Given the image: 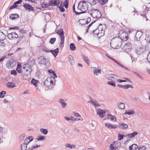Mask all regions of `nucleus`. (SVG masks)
Instances as JSON below:
<instances>
[{"label": "nucleus", "mask_w": 150, "mask_h": 150, "mask_svg": "<svg viewBox=\"0 0 150 150\" xmlns=\"http://www.w3.org/2000/svg\"><path fill=\"white\" fill-rule=\"evenodd\" d=\"M49 6H50L49 5V2L48 4L44 2H42L41 4V6L43 8H47Z\"/></svg>", "instance_id": "nucleus-40"}, {"label": "nucleus", "mask_w": 150, "mask_h": 150, "mask_svg": "<svg viewBox=\"0 0 150 150\" xmlns=\"http://www.w3.org/2000/svg\"><path fill=\"white\" fill-rule=\"evenodd\" d=\"M146 149V147L143 145H141L138 148V150H145Z\"/></svg>", "instance_id": "nucleus-53"}, {"label": "nucleus", "mask_w": 150, "mask_h": 150, "mask_svg": "<svg viewBox=\"0 0 150 150\" xmlns=\"http://www.w3.org/2000/svg\"><path fill=\"white\" fill-rule=\"evenodd\" d=\"M59 102L61 105L62 108H65L67 105V104L64 102V100L63 99H59Z\"/></svg>", "instance_id": "nucleus-22"}, {"label": "nucleus", "mask_w": 150, "mask_h": 150, "mask_svg": "<svg viewBox=\"0 0 150 150\" xmlns=\"http://www.w3.org/2000/svg\"><path fill=\"white\" fill-rule=\"evenodd\" d=\"M93 72L94 74L96 76H98L99 74L101 73L100 69L99 68L96 67L93 68Z\"/></svg>", "instance_id": "nucleus-17"}, {"label": "nucleus", "mask_w": 150, "mask_h": 150, "mask_svg": "<svg viewBox=\"0 0 150 150\" xmlns=\"http://www.w3.org/2000/svg\"><path fill=\"white\" fill-rule=\"evenodd\" d=\"M23 7H24L26 10L29 11H33L34 10V8L28 4H25L23 5Z\"/></svg>", "instance_id": "nucleus-13"}, {"label": "nucleus", "mask_w": 150, "mask_h": 150, "mask_svg": "<svg viewBox=\"0 0 150 150\" xmlns=\"http://www.w3.org/2000/svg\"><path fill=\"white\" fill-rule=\"evenodd\" d=\"M138 134V133L137 132H134L130 134H128L125 136L127 138H132Z\"/></svg>", "instance_id": "nucleus-16"}, {"label": "nucleus", "mask_w": 150, "mask_h": 150, "mask_svg": "<svg viewBox=\"0 0 150 150\" xmlns=\"http://www.w3.org/2000/svg\"><path fill=\"white\" fill-rule=\"evenodd\" d=\"M64 119L67 121L70 120H72L73 119V117L71 116L69 117H64Z\"/></svg>", "instance_id": "nucleus-60"}, {"label": "nucleus", "mask_w": 150, "mask_h": 150, "mask_svg": "<svg viewBox=\"0 0 150 150\" xmlns=\"http://www.w3.org/2000/svg\"><path fill=\"white\" fill-rule=\"evenodd\" d=\"M132 46L129 43L125 44L122 48V50L126 52H130Z\"/></svg>", "instance_id": "nucleus-8"}, {"label": "nucleus", "mask_w": 150, "mask_h": 150, "mask_svg": "<svg viewBox=\"0 0 150 150\" xmlns=\"http://www.w3.org/2000/svg\"><path fill=\"white\" fill-rule=\"evenodd\" d=\"M65 146L66 147H69L70 149L74 148L76 147V146L75 145H72L69 144H66L65 145Z\"/></svg>", "instance_id": "nucleus-38"}, {"label": "nucleus", "mask_w": 150, "mask_h": 150, "mask_svg": "<svg viewBox=\"0 0 150 150\" xmlns=\"http://www.w3.org/2000/svg\"><path fill=\"white\" fill-rule=\"evenodd\" d=\"M61 41L60 43L59 46L60 47H63L64 43V38H61Z\"/></svg>", "instance_id": "nucleus-44"}, {"label": "nucleus", "mask_w": 150, "mask_h": 150, "mask_svg": "<svg viewBox=\"0 0 150 150\" xmlns=\"http://www.w3.org/2000/svg\"><path fill=\"white\" fill-rule=\"evenodd\" d=\"M78 9L81 11V14L84 13L88 9L87 3L85 1H81L79 2L78 6Z\"/></svg>", "instance_id": "nucleus-2"}, {"label": "nucleus", "mask_w": 150, "mask_h": 150, "mask_svg": "<svg viewBox=\"0 0 150 150\" xmlns=\"http://www.w3.org/2000/svg\"><path fill=\"white\" fill-rule=\"evenodd\" d=\"M88 12L93 18H99L101 16L100 11L97 9H92L88 10Z\"/></svg>", "instance_id": "nucleus-4"}, {"label": "nucleus", "mask_w": 150, "mask_h": 150, "mask_svg": "<svg viewBox=\"0 0 150 150\" xmlns=\"http://www.w3.org/2000/svg\"><path fill=\"white\" fill-rule=\"evenodd\" d=\"M40 131L43 134H46L48 133V130L47 129H40Z\"/></svg>", "instance_id": "nucleus-48"}, {"label": "nucleus", "mask_w": 150, "mask_h": 150, "mask_svg": "<svg viewBox=\"0 0 150 150\" xmlns=\"http://www.w3.org/2000/svg\"><path fill=\"white\" fill-rule=\"evenodd\" d=\"M58 34L60 36V38H64V32L63 30L61 29L57 32Z\"/></svg>", "instance_id": "nucleus-31"}, {"label": "nucleus", "mask_w": 150, "mask_h": 150, "mask_svg": "<svg viewBox=\"0 0 150 150\" xmlns=\"http://www.w3.org/2000/svg\"><path fill=\"white\" fill-rule=\"evenodd\" d=\"M33 139L34 138L32 136H30L25 139L24 141V142L25 143H26V144H28L30 142L33 141Z\"/></svg>", "instance_id": "nucleus-20"}, {"label": "nucleus", "mask_w": 150, "mask_h": 150, "mask_svg": "<svg viewBox=\"0 0 150 150\" xmlns=\"http://www.w3.org/2000/svg\"><path fill=\"white\" fill-rule=\"evenodd\" d=\"M108 0H98L97 1V3H99L101 5H104L107 2Z\"/></svg>", "instance_id": "nucleus-36"}, {"label": "nucleus", "mask_w": 150, "mask_h": 150, "mask_svg": "<svg viewBox=\"0 0 150 150\" xmlns=\"http://www.w3.org/2000/svg\"><path fill=\"white\" fill-rule=\"evenodd\" d=\"M91 102V103L94 105L95 107H99L100 106V104L96 100H93L91 99L88 102V103Z\"/></svg>", "instance_id": "nucleus-15"}, {"label": "nucleus", "mask_w": 150, "mask_h": 150, "mask_svg": "<svg viewBox=\"0 0 150 150\" xmlns=\"http://www.w3.org/2000/svg\"><path fill=\"white\" fill-rule=\"evenodd\" d=\"M82 57L84 61L88 65H89L90 64V60L88 57L85 55H83Z\"/></svg>", "instance_id": "nucleus-25"}, {"label": "nucleus", "mask_w": 150, "mask_h": 150, "mask_svg": "<svg viewBox=\"0 0 150 150\" xmlns=\"http://www.w3.org/2000/svg\"><path fill=\"white\" fill-rule=\"evenodd\" d=\"M38 60L39 63L41 64H42L44 63V62L45 61V65L46 67H48L50 66V63L49 62V60L47 58H45L42 57H40L39 58Z\"/></svg>", "instance_id": "nucleus-6"}, {"label": "nucleus", "mask_w": 150, "mask_h": 150, "mask_svg": "<svg viewBox=\"0 0 150 150\" xmlns=\"http://www.w3.org/2000/svg\"><path fill=\"white\" fill-rule=\"evenodd\" d=\"M117 106L119 108L122 109H123L125 108V105L124 103L121 102L120 103H118L117 105Z\"/></svg>", "instance_id": "nucleus-34"}, {"label": "nucleus", "mask_w": 150, "mask_h": 150, "mask_svg": "<svg viewBox=\"0 0 150 150\" xmlns=\"http://www.w3.org/2000/svg\"><path fill=\"white\" fill-rule=\"evenodd\" d=\"M101 28L99 26L98 28L96 29L95 30H93V35L95 37H96V36L98 37V33L100 31V29H101Z\"/></svg>", "instance_id": "nucleus-19"}, {"label": "nucleus", "mask_w": 150, "mask_h": 150, "mask_svg": "<svg viewBox=\"0 0 150 150\" xmlns=\"http://www.w3.org/2000/svg\"><path fill=\"white\" fill-rule=\"evenodd\" d=\"M105 125L108 128L111 129H115L117 127V125H112L109 123H105Z\"/></svg>", "instance_id": "nucleus-18"}, {"label": "nucleus", "mask_w": 150, "mask_h": 150, "mask_svg": "<svg viewBox=\"0 0 150 150\" xmlns=\"http://www.w3.org/2000/svg\"><path fill=\"white\" fill-rule=\"evenodd\" d=\"M13 98L12 96L10 95L6 96L5 99L3 101L4 103H9L13 101Z\"/></svg>", "instance_id": "nucleus-10"}, {"label": "nucleus", "mask_w": 150, "mask_h": 150, "mask_svg": "<svg viewBox=\"0 0 150 150\" xmlns=\"http://www.w3.org/2000/svg\"><path fill=\"white\" fill-rule=\"evenodd\" d=\"M97 114L100 117H104L105 111L104 110L99 109L97 110Z\"/></svg>", "instance_id": "nucleus-14"}, {"label": "nucleus", "mask_w": 150, "mask_h": 150, "mask_svg": "<svg viewBox=\"0 0 150 150\" xmlns=\"http://www.w3.org/2000/svg\"><path fill=\"white\" fill-rule=\"evenodd\" d=\"M147 49V48L143 47L142 46H139L136 50V53L137 54L140 55L144 52Z\"/></svg>", "instance_id": "nucleus-7"}, {"label": "nucleus", "mask_w": 150, "mask_h": 150, "mask_svg": "<svg viewBox=\"0 0 150 150\" xmlns=\"http://www.w3.org/2000/svg\"><path fill=\"white\" fill-rule=\"evenodd\" d=\"M75 4H74L73 6V11L74 12L76 15H79L80 14H81V13L80 12H78L76 11L75 10Z\"/></svg>", "instance_id": "nucleus-50"}, {"label": "nucleus", "mask_w": 150, "mask_h": 150, "mask_svg": "<svg viewBox=\"0 0 150 150\" xmlns=\"http://www.w3.org/2000/svg\"><path fill=\"white\" fill-rule=\"evenodd\" d=\"M6 86L7 87L10 88H13L15 87V84L12 82H10L6 84Z\"/></svg>", "instance_id": "nucleus-23"}, {"label": "nucleus", "mask_w": 150, "mask_h": 150, "mask_svg": "<svg viewBox=\"0 0 150 150\" xmlns=\"http://www.w3.org/2000/svg\"><path fill=\"white\" fill-rule=\"evenodd\" d=\"M131 30L129 28H126L125 30H121L119 32L118 38H128V34L131 33Z\"/></svg>", "instance_id": "nucleus-5"}, {"label": "nucleus", "mask_w": 150, "mask_h": 150, "mask_svg": "<svg viewBox=\"0 0 150 150\" xmlns=\"http://www.w3.org/2000/svg\"><path fill=\"white\" fill-rule=\"evenodd\" d=\"M98 0H88V2L91 5H95L97 4Z\"/></svg>", "instance_id": "nucleus-35"}, {"label": "nucleus", "mask_w": 150, "mask_h": 150, "mask_svg": "<svg viewBox=\"0 0 150 150\" xmlns=\"http://www.w3.org/2000/svg\"><path fill=\"white\" fill-rule=\"evenodd\" d=\"M11 74L14 75H16L17 74V72L14 70H12L11 71Z\"/></svg>", "instance_id": "nucleus-63"}, {"label": "nucleus", "mask_w": 150, "mask_h": 150, "mask_svg": "<svg viewBox=\"0 0 150 150\" xmlns=\"http://www.w3.org/2000/svg\"><path fill=\"white\" fill-rule=\"evenodd\" d=\"M107 78L112 81L115 82L117 80L118 77L115 74H111L108 75Z\"/></svg>", "instance_id": "nucleus-9"}, {"label": "nucleus", "mask_w": 150, "mask_h": 150, "mask_svg": "<svg viewBox=\"0 0 150 150\" xmlns=\"http://www.w3.org/2000/svg\"><path fill=\"white\" fill-rule=\"evenodd\" d=\"M16 70L19 73H21L23 72V70L21 69V63H18Z\"/></svg>", "instance_id": "nucleus-26"}, {"label": "nucleus", "mask_w": 150, "mask_h": 150, "mask_svg": "<svg viewBox=\"0 0 150 150\" xmlns=\"http://www.w3.org/2000/svg\"><path fill=\"white\" fill-rule=\"evenodd\" d=\"M6 35L4 34L1 30H0V38H4Z\"/></svg>", "instance_id": "nucleus-59"}, {"label": "nucleus", "mask_w": 150, "mask_h": 150, "mask_svg": "<svg viewBox=\"0 0 150 150\" xmlns=\"http://www.w3.org/2000/svg\"><path fill=\"white\" fill-rule=\"evenodd\" d=\"M22 67L23 74L24 75L27 76L31 74L32 69L30 65L25 64H23Z\"/></svg>", "instance_id": "nucleus-3"}, {"label": "nucleus", "mask_w": 150, "mask_h": 150, "mask_svg": "<svg viewBox=\"0 0 150 150\" xmlns=\"http://www.w3.org/2000/svg\"><path fill=\"white\" fill-rule=\"evenodd\" d=\"M120 128L125 130L127 128L128 126L125 124L122 123L120 124Z\"/></svg>", "instance_id": "nucleus-37"}, {"label": "nucleus", "mask_w": 150, "mask_h": 150, "mask_svg": "<svg viewBox=\"0 0 150 150\" xmlns=\"http://www.w3.org/2000/svg\"><path fill=\"white\" fill-rule=\"evenodd\" d=\"M142 35V32L140 31H137L136 33L135 38H141Z\"/></svg>", "instance_id": "nucleus-33"}, {"label": "nucleus", "mask_w": 150, "mask_h": 150, "mask_svg": "<svg viewBox=\"0 0 150 150\" xmlns=\"http://www.w3.org/2000/svg\"><path fill=\"white\" fill-rule=\"evenodd\" d=\"M19 17V15L17 13L12 14L9 16V18L11 19L14 20Z\"/></svg>", "instance_id": "nucleus-21"}, {"label": "nucleus", "mask_w": 150, "mask_h": 150, "mask_svg": "<svg viewBox=\"0 0 150 150\" xmlns=\"http://www.w3.org/2000/svg\"><path fill=\"white\" fill-rule=\"evenodd\" d=\"M70 48L72 50H75L76 49L74 44L73 43H71L70 44Z\"/></svg>", "instance_id": "nucleus-41"}, {"label": "nucleus", "mask_w": 150, "mask_h": 150, "mask_svg": "<svg viewBox=\"0 0 150 150\" xmlns=\"http://www.w3.org/2000/svg\"><path fill=\"white\" fill-rule=\"evenodd\" d=\"M9 37H11V38H18V35L14 32L9 34L8 35V38H9Z\"/></svg>", "instance_id": "nucleus-27"}, {"label": "nucleus", "mask_w": 150, "mask_h": 150, "mask_svg": "<svg viewBox=\"0 0 150 150\" xmlns=\"http://www.w3.org/2000/svg\"><path fill=\"white\" fill-rule=\"evenodd\" d=\"M69 62L70 64L72 65H73L74 63V61L73 57L71 56L69 57Z\"/></svg>", "instance_id": "nucleus-46"}, {"label": "nucleus", "mask_w": 150, "mask_h": 150, "mask_svg": "<svg viewBox=\"0 0 150 150\" xmlns=\"http://www.w3.org/2000/svg\"><path fill=\"white\" fill-rule=\"evenodd\" d=\"M69 2V1L68 0H65L64 2V6L66 8H67L68 7Z\"/></svg>", "instance_id": "nucleus-42"}, {"label": "nucleus", "mask_w": 150, "mask_h": 150, "mask_svg": "<svg viewBox=\"0 0 150 150\" xmlns=\"http://www.w3.org/2000/svg\"><path fill=\"white\" fill-rule=\"evenodd\" d=\"M18 6V5H17V4H16L14 2V4L12 6H11L9 8V9L10 10H11L13 9L16 8Z\"/></svg>", "instance_id": "nucleus-49"}, {"label": "nucleus", "mask_w": 150, "mask_h": 150, "mask_svg": "<svg viewBox=\"0 0 150 150\" xmlns=\"http://www.w3.org/2000/svg\"><path fill=\"white\" fill-rule=\"evenodd\" d=\"M5 43L4 42V40H0V46H4Z\"/></svg>", "instance_id": "nucleus-56"}, {"label": "nucleus", "mask_w": 150, "mask_h": 150, "mask_svg": "<svg viewBox=\"0 0 150 150\" xmlns=\"http://www.w3.org/2000/svg\"><path fill=\"white\" fill-rule=\"evenodd\" d=\"M125 135L124 134L121 135L120 134H119L118 137L119 140H121L123 139V137H125Z\"/></svg>", "instance_id": "nucleus-57"}, {"label": "nucleus", "mask_w": 150, "mask_h": 150, "mask_svg": "<svg viewBox=\"0 0 150 150\" xmlns=\"http://www.w3.org/2000/svg\"><path fill=\"white\" fill-rule=\"evenodd\" d=\"M46 137L45 136H39L37 138V140H44L45 139Z\"/></svg>", "instance_id": "nucleus-47"}, {"label": "nucleus", "mask_w": 150, "mask_h": 150, "mask_svg": "<svg viewBox=\"0 0 150 150\" xmlns=\"http://www.w3.org/2000/svg\"><path fill=\"white\" fill-rule=\"evenodd\" d=\"M6 92L5 91H2L0 93V98L4 97L6 94Z\"/></svg>", "instance_id": "nucleus-51"}, {"label": "nucleus", "mask_w": 150, "mask_h": 150, "mask_svg": "<svg viewBox=\"0 0 150 150\" xmlns=\"http://www.w3.org/2000/svg\"><path fill=\"white\" fill-rule=\"evenodd\" d=\"M147 59L150 63V51L148 53L147 57Z\"/></svg>", "instance_id": "nucleus-64"}, {"label": "nucleus", "mask_w": 150, "mask_h": 150, "mask_svg": "<svg viewBox=\"0 0 150 150\" xmlns=\"http://www.w3.org/2000/svg\"><path fill=\"white\" fill-rule=\"evenodd\" d=\"M56 40V38H51L50 42L52 44L55 42Z\"/></svg>", "instance_id": "nucleus-62"}, {"label": "nucleus", "mask_w": 150, "mask_h": 150, "mask_svg": "<svg viewBox=\"0 0 150 150\" xmlns=\"http://www.w3.org/2000/svg\"><path fill=\"white\" fill-rule=\"evenodd\" d=\"M13 62H12L11 63V62L9 61V62L7 63L6 65V66L8 68H10V67H12V64H13Z\"/></svg>", "instance_id": "nucleus-52"}, {"label": "nucleus", "mask_w": 150, "mask_h": 150, "mask_svg": "<svg viewBox=\"0 0 150 150\" xmlns=\"http://www.w3.org/2000/svg\"><path fill=\"white\" fill-rule=\"evenodd\" d=\"M50 52L54 55V56L56 57L57 55V54L59 52V50L58 48H56V49L54 50H51Z\"/></svg>", "instance_id": "nucleus-28"}, {"label": "nucleus", "mask_w": 150, "mask_h": 150, "mask_svg": "<svg viewBox=\"0 0 150 150\" xmlns=\"http://www.w3.org/2000/svg\"><path fill=\"white\" fill-rule=\"evenodd\" d=\"M79 23L81 25H86V19L80 20H79Z\"/></svg>", "instance_id": "nucleus-43"}, {"label": "nucleus", "mask_w": 150, "mask_h": 150, "mask_svg": "<svg viewBox=\"0 0 150 150\" xmlns=\"http://www.w3.org/2000/svg\"><path fill=\"white\" fill-rule=\"evenodd\" d=\"M31 83L34 85L36 86V85L38 83V81L34 79H33L31 81Z\"/></svg>", "instance_id": "nucleus-45"}, {"label": "nucleus", "mask_w": 150, "mask_h": 150, "mask_svg": "<svg viewBox=\"0 0 150 150\" xmlns=\"http://www.w3.org/2000/svg\"><path fill=\"white\" fill-rule=\"evenodd\" d=\"M107 117L108 119H110L112 121H116V119L115 116L114 115L108 114L107 115Z\"/></svg>", "instance_id": "nucleus-24"}, {"label": "nucleus", "mask_w": 150, "mask_h": 150, "mask_svg": "<svg viewBox=\"0 0 150 150\" xmlns=\"http://www.w3.org/2000/svg\"><path fill=\"white\" fill-rule=\"evenodd\" d=\"M108 84L109 85H110L114 87L115 86V84L113 81H109L108 82Z\"/></svg>", "instance_id": "nucleus-55"}, {"label": "nucleus", "mask_w": 150, "mask_h": 150, "mask_svg": "<svg viewBox=\"0 0 150 150\" xmlns=\"http://www.w3.org/2000/svg\"><path fill=\"white\" fill-rule=\"evenodd\" d=\"M145 40L146 41V45L150 43V38H145Z\"/></svg>", "instance_id": "nucleus-61"}, {"label": "nucleus", "mask_w": 150, "mask_h": 150, "mask_svg": "<svg viewBox=\"0 0 150 150\" xmlns=\"http://www.w3.org/2000/svg\"><path fill=\"white\" fill-rule=\"evenodd\" d=\"M59 4V0H51L49 1V5L50 6H57Z\"/></svg>", "instance_id": "nucleus-12"}, {"label": "nucleus", "mask_w": 150, "mask_h": 150, "mask_svg": "<svg viewBox=\"0 0 150 150\" xmlns=\"http://www.w3.org/2000/svg\"><path fill=\"white\" fill-rule=\"evenodd\" d=\"M129 87L132 88H133V87L130 85L128 84L124 85V88H125V89H127Z\"/></svg>", "instance_id": "nucleus-58"}, {"label": "nucleus", "mask_w": 150, "mask_h": 150, "mask_svg": "<svg viewBox=\"0 0 150 150\" xmlns=\"http://www.w3.org/2000/svg\"><path fill=\"white\" fill-rule=\"evenodd\" d=\"M135 111L134 110H132L129 111L125 112L124 113V115H125L127 114L129 115H131L134 114H135Z\"/></svg>", "instance_id": "nucleus-30"}, {"label": "nucleus", "mask_w": 150, "mask_h": 150, "mask_svg": "<svg viewBox=\"0 0 150 150\" xmlns=\"http://www.w3.org/2000/svg\"><path fill=\"white\" fill-rule=\"evenodd\" d=\"M55 81L54 76H49L44 81V85L46 91L52 89L53 87L54 83Z\"/></svg>", "instance_id": "nucleus-1"}, {"label": "nucleus", "mask_w": 150, "mask_h": 150, "mask_svg": "<svg viewBox=\"0 0 150 150\" xmlns=\"http://www.w3.org/2000/svg\"><path fill=\"white\" fill-rule=\"evenodd\" d=\"M48 72L51 74H53V76H54V77H57V75L56 74L54 73V72L52 70H49Z\"/></svg>", "instance_id": "nucleus-54"}, {"label": "nucleus", "mask_w": 150, "mask_h": 150, "mask_svg": "<svg viewBox=\"0 0 150 150\" xmlns=\"http://www.w3.org/2000/svg\"><path fill=\"white\" fill-rule=\"evenodd\" d=\"M138 148L137 145L136 144H133L129 147V149L130 150H136Z\"/></svg>", "instance_id": "nucleus-29"}, {"label": "nucleus", "mask_w": 150, "mask_h": 150, "mask_svg": "<svg viewBox=\"0 0 150 150\" xmlns=\"http://www.w3.org/2000/svg\"><path fill=\"white\" fill-rule=\"evenodd\" d=\"M101 30L99 31L98 33V38H100L102 36L104 35L105 30L103 29H101Z\"/></svg>", "instance_id": "nucleus-32"}, {"label": "nucleus", "mask_w": 150, "mask_h": 150, "mask_svg": "<svg viewBox=\"0 0 150 150\" xmlns=\"http://www.w3.org/2000/svg\"><path fill=\"white\" fill-rule=\"evenodd\" d=\"M27 144L25 143L21 145V150H26L27 148Z\"/></svg>", "instance_id": "nucleus-39"}, {"label": "nucleus", "mask_w": 150, "mask_h": 150, "mask_svg": "<svg viewBox=\"0 0 150 150\" xmlns=\"http://www.w3.org/2000/svg\"><path fill=\"white\" fill-rule=\"evenodd\" d=\"M120 143L116 142H114L112 144H111L110 147L112 150H115V149H117L118 147L120 146Z\"/></svg>", "instance_id": "nucleus-11"}]
</instances>
